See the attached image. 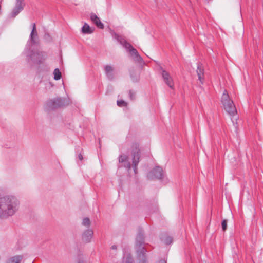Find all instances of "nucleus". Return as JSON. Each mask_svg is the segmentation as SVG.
<instances>
[{
	"instance_id": "obj_1",
	"label": "nucleus",
	"mask_w": 263,
	"mask_h": 263,
	"mask_svg": "<svg viewBox=\"0 0 263 263\" xmlns=\"http://www.w3.org/2000/svg\"><path fill=\"white\" fill-rule=\"evenodd\" d=\"M20 201L13 195H0V219L6 220L13 216L19 210Z\"/></svg>"
},
{
	"instance_id": "obj_2",
	"label": "nucleus",
	"mask_w": 263,
	"mask_h": 263,
	"mask_svg": "<svg viewBox=\"0 0 263 263\" xmlns=\"http://www.w3.org/2000/svg\"><path fill=\"white\" fill-rule=\"evenodd\" d=\"M221 102L224 109L230 116H234L237 113L233 101L230 99L227 90L223 91L221 96Z\"/></svg>"
},
{
	"instance_id": "obj_3",
	"label": "nucleus",
	"mask_w": 263,
	"mask_h": 263,
	"mask_svg": "<svg viewBox=\"0 0 263 263\" xmlns=\"http://www.w3.org/2000/svg\"><path fill=\"white\" fill-rule=\"evenodd\" d=\"M117 40L126 49L127 51L129 52L131 57L134 61L139 62L142 60L137 50L135 49L130 43H128L123 38L119 36H117Z\"/></svg>"
},
{
	"instance_id": "obj_4",
	"label": "nucleus",
	"mask_w": 263,
	"mask_h": 263,
	"mask_svg": "<svg viewBox=\"0 0 263 263\" xmlns=\"http://www.w3.org/2000/svg\"><path fill=\"white\" fill-rule=\"evenodd\" d=\"M25 54L28 61L36 64L42 63L46 58V53L43 52L27 51H25Z\"/></svg>"
},
{
	"instance_id": "obj_5",
	"label": "nucleus",
	"mask_w": 263,
	"mask_h": 263,
	"mask_svg": "<svg viewBox=\"0 0 263 263\" xmlns=\"http://www.w3.org/2000/svg\"><path fill=\"white\" fill-rule=\"evenodd\" d=\"M144 236L142 233H139L136 237V249L137 253L140 257L141 255L144 256L146 250L143 247Z\"/></svg>"
},
{
	"instance_id": "obj_6",
	"label": "nucleus",
	"mask_w": 263,
	"mask_h": 263,
	"mask_svg": "<svg viewBox=\"0 0 263 263\" xmlns=\"http://www.w3.org/2000/svg\"><path fill=\"white\" fill-rule=\"evenodd\" d=\"M163 176V171L162 168L160 166H156L153 170L148 174V178L151 179L154 178L161 179Z\"/></svg>"
},
{
	"instance_id": "obj_7",
	"label": "nucleus",
	"mask_w": 263,
	"mask_h": 263,
	"mask_svg": "<svg viewBox=\"0 0 263 263\" xmlns=\"http://www.w3.org/2000/svg\"><path fill=\"white\" fill-rule=\"evenodd\" d=\"M24 6V0H16L15 7L10 14L11 17H15L23 9Z\"/></svg>"
},
{
	"instance_id": "obj_8",
	"label": "nucleus",
	"mask_w": 263,
	"mask_h": 263,
	"mask_svg": "<svg viewBox=\"0 0 263 263\" xmlns=\"http://www.w3.org/2000/svg\"><path fill=\"white\" fill-rule=\"evenodd\" d=\"M162 77L165 83L171 88H173L174 82L170 73L165 70L162 69Z\"/></svg>"
},
{
	"instance_id": "obj_9",
	"label": "nucleus",
	"mask_w": 263,
	"mask_h": 263,
	"mask_svg": "<svg viewBox=\"0 0 263 263\" xmlns=\"http://www.w3.org/2000/svg\"><path fill=\"white\" fill-rule=\"evenodd\" d=\"M46 104L49 108L54 109L62 106V103L61 99H54L49 100Z\"/></svg>"
},
{
	"instance_id": "obj_10",
	"label": "nucleus",
	"mask_w": 263,
	"mask_h": 263,
	"mask_svg": "<svg viewBox=\"0 0 263 263\" xmlns=\"http://www.w3.org/2000/svg\"><path fill=\"white\" fill-rule=\"evenodd\" d=\"M140 158V150L136 148L133 152V166L134 171L136 173L137 165H138Z\"/></svg>"
},
{
	"instance_id": "obj_11",
	"label": "nucleus",
	"mask_w": 263,
	"mask_h": 263,
	"mask_svg": "<svg viewBox=\"0 0 263 263\" xmlns=\"http://www.w3.org/2000/svg\"><path fill=\"white\" fill-rule=\"evenodd\" d=\"M93 235V231L91 229H88L85 231L82 235V240L83 241L88 243L90 242Z\"/></svg>"
},
{
	"instance_id": "obj_12",
	"label": "nucleus",
	"mask_w": 263,
	"mask_h": 263,
	"mask_svg": "<svg viewBox=\"0 0 263 263\" xmlns=\"http://www.w3.org/2000/svg\"><path fill=\"white\" fill-rule=\"evenodd\" d=\"M119 161L120 163H123V165L128 169L130 168V162L128 157L125 155H121L119 157Z\"/></svg>"
},
{
	"instance_id": "obj_13",
	"label": "nucleus",
	"mask_w": 263,
	"mask_h": 263,
	"mask_svg": "<svg viewBox=\"0 0 263 263\" xmlns=\"http://www.w3.org/2000/svg\"><path fill=\"white\" fill-rule=\"evenodd\" d=\"M90 19L91 21L98 27L100 29H103L104 28V25L101 22L100 18L97 16L96 14L94 13H91L90 14Z\"/></svg>"
},
{
	"instance_id": "obj_14",
	"label": "nucleus",
	"mask_w": 263,
	"mask_h": 263,
	"mask_svg": "<svg viewBox=\"0 0 263 263\" xmlns=\"http://www.w3.org/2000/svg\"><path fill=\"white\" fill-rule=\"evenodd\" d=\"M105 73L107 77V78L109 79H113L114 77V67L110 65H106L104 67Z\"/></svg>"
},
{
	"instance_id": "obj_15",
	"label": "nucleus",
	"mask_w": 263,
	"mask_h": 263,
	"mask_svg": "<svg viewBox=\"0 0 263 263\" xmlns=\"http://www.w3.org/2000/svg\"><path fill=\"white\" fill-rule=\"evenodd\" d=\"M30 39L32 43H35L37 39V32L36 29L35 24H33L32 31L30 35Z\"/></svg>"
},
{
	"instance_id": "obj_16",
	"label": "nucleus",
	"mask_w": 263,
	"mask_h": 263,
	"mask_svg": "<svg viewBox=\"0 0 263 263\" xmlns=\"http://www.w3.org/2000/svg\"><path fill=\"white\" fill-rule=\"evenodd\" d=\"M82 32L84 34H91L93 32V29L91 28L88 24L85 23L82 28Z\"/></svg>"
},
{
	"instance_id": "obj_17",
	"label": "nucleus",
	"mask_w": 263,
	"mask_h": 263,
	"mask_svg": "<svg viewBox=\"0 0 263 263\" xmlns=\"http://www.w3.org/2000/svg\"><path fill=\"white\" fill-rule=\"evenodd\" d=\"M197 73L198 77V80L200 81V82L202 84L203 83V74H204V70L203 69L200 67L199 66H198L197 69Z\"/></svg>"
},
{
	"instance_id": "obj_18",
	"label": "nucleus",
	"mask_w": 263,
	"mask_h": 263,
	"mask_svg": "<svg viewBox=\"0 0 263 263\" xmlns=\"http://www.w3.org/2000/svg\"><path fill=\"white\" fill-rule=\"evenodd\" d=\"M121 263H133V259L130 254H124L123 260Z\"/></svg>"
},
{
	"instance_id": "obj_19",
	"label": "nucleus",
	"mask_w": 263,
	"mask_h": 263,
	"mask_svg": "<svg viewBox=\"0 0 263 263\" xmlns=\"http://www.w3.org/2000/svg\"><path fill=\"white\" fill-rule=\"evenodd\" d=\"M22 257L20 256H16L12 257L8 263H20Z\"/></svg>"
},
{
	"instance_id": "obj_20",
	"label": "nucleus",
	"mask_w": 263,
	"mask_h": 263,
	"mask_svg": "<svg viewBox=\"0 0 263 263\" xmlns=\"http://www.w3.org/2000/svg\"><path fill=\"white\" fill-rule=\"evenodd\" d=\"M54 79L55 80H60L61 78V72L58 68L54 69L53 72Z\"/></svg>"
},
{
	"instance_id": "obj_21",
	"label": "nucleus",
	"mask_w": 263,
	"mask_h": 263,
	"mask_svg": "<svg viewBox=\"0 0 263 263\" xmlns=\"http://www.w3.org/2000/svg\"><path fill=\"white\" fill-rule=\"evenodd\" d=\"M82 223L86 227H89L90 226L91 222L88 218H85L83 219Z\"/></svg>"
},
{
	"instance_id": "obj_22",
	"label": "nucleus",
	"mask_w": 263,
	"mask_h": 263,
	"mask_svg": "<svg viewBox=\"0 0 263 263\" xmlns=\"http://www.w3.org/2000/svg\"><path fill=\"white\" fill-rule=\"evenodd\" d=\"M162 240L166 244H170L172 242V238L169 236H165L162 238Z\"/></svg>"
},
{
	"instance_id": "obj_23",
	"label": "nucleus",
	"mask_w": 263,
	"mask_h": 263,
	"mask_svg": "<svg viewBox=\"0 0 263 263\" xmlns=\"http://www.w3.org/2000/svg\"><path fill=\"white\" fill-rule=\"evenodd\" d=\"M117 103V105L120 107L126 106L127 105V103L122 100H118Z\"/></svg>"
},
{
	"instance_id": "obj_24",
	"label": "nucleus",
	"mask_w": 263,
	"mask_h": 263,
	"mask_svg": "<svg viewBox=\"0 0 263 263\" xmlns=\"http://www.w3.org/2000/svg\"><path fill=\"white\" fill-rule=\"evenodd\" d=\"M222 228L223 231H226L227 227V220H223L221 223Z\"/></svg>"
},
{
	"instance_id": "obj_25",
	"label": "nucleus",
	"mask_w": 263,
	"mask_h": 263,
	"mask_svg": "<svg viewBox=\"0 0 263 263\" xmlns=\"http://www.w3.org/2000/svg\"><path fill=\"white\" fill-rule=\"evenodd\" d=\"M129 96L131 100H134L135 98V93L132 91H129Z\"/></svg>"
},
{
	"instance_id": "obj_26",
	"label": "nucleus",
	"mask_w": 263,
	"mask_h": 263,
	"mask_svg": "<svg viewBox=\"0 0 263 263\" xmlns=\"http://www.w3.org/2000/svg\"><path fill=\"white\" fill-rule=\"evenodd\" d=\"M78 158H79V159L80 160H82V159H83V156H82V155L81 154H79V155H78Z\"/></svg>"
},
{
	"instance_id": "obj_27",
	"label": "nucleus",
	"mask_w": 263,
	"mask_h": 263,
	"mask_svg": "<svg viewBox=\"0 0 263 263\" xmlns=\"http://www.w3.org/2000/svg\"><path fill=\"white\" fill-rule=\"evenodd\" d=\"M111 248L112 250H116L117 249V246L116 245H113L111 246Z\"/></svg>"
},
{
	"instance_id": "obj_28",
	"label": "nucleus",
	"mask_w": 263,
	"mask_h": 263,
	"mask_svg": "<svg viewBox=\"0 0 263 263\" xmlns=\"http://www.w3.org/2000/svg\"><path fill=\"white\" fill-rule=\"evenodd\" d=\"M160 263H165V262L163 260H161Z\"/></svg>"
},
{
	"instance_id": "obj_29",
	"label": "nucleus",
	"mask_w": 263,
	"mask_h": 263,
	"mask_svg": "<svg viewBox=\"0 0 263 263\" xmlns=\"http://www.w3.org/2000/svg\"><path fill=\"white\" fill-rule=\"evenodd\" d=\"M79 263H83V262H79Z\"/></svg>"
}]
</instances>
